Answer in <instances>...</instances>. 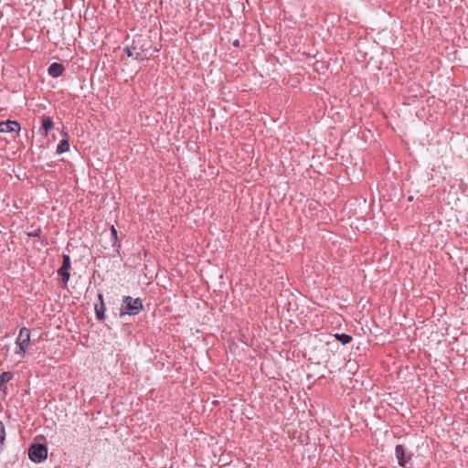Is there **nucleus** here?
<instances>
[{"instance_id":"f257e3e1","label":"nucleus","mask_w":468,"mask_h":468,"mask_svg":"<svg viewBox=\"0 0 468 468\" xmlns=\"http://www.w3.org/2000/svg\"><path fill=\"white\" fill-rule=\"evenodd\" d=\"M157 51L158 48L153 46L152 41L144 36L134 37L132 45L125 48L127 56L138 61L149 59Z\"/></svg>"},{"instance_id":"f03ea898","label":"nucleus","mask_w":468,"mask_h":468,"mask_svg":"<svg viewBox=\"0 0 468 468\" xmlns=\"http://www.w3.org/2000/svg\"><path fill=\"white\" fill-rule=\"evenodd\" d=\"M143 309V303L140 298L124 296L121 307L120 314L136 315Z\"/></svg>"},{"instance_id":"7ed1b4c3","label":"nucleus","mask_w":468,"mask_h":468,"mask_svg":"<svg viewBox=\"0 0 468 468\" xmlns=\"http://www.w3.org/2000/svg\"><path fill=\"white\" fill-rule=\"evenodd\" d=\"M30 344V331L27 327H23L19 331V335L16 338V345L18 349L16 350V354L20 356H24L26 355L27 349Z\"/></svg>"},{"instance_id":"20e7f679","label":"nucleus","mask_w":468,"mask_h":468,"mask_svg":"<svg viewBox=\"0 0 468 468\" xmlns=\"http://www.w3.org/2000/svg\"><path fill=\"white\" fill-rule=\"evenodd\" d=\"M28 456L34 463H41L48 457V449L40 443H36L28 449Z\"/></svg>"},{"instance_id":"39448f33","label":"nucleus","mask_w":468,"mask_h":468,"mask_svg":"<svg viewBox=\"0 0 468 468\" xmlns=\"http://www.w3.org/2000/svg\"><path fill=\"white\" fill-rule=\"evenodd\" d=\"M70 268V257L69 255H63V262L62 266L58 269V273L61 277V282L64 284H67V282L69 280V272L68 270Z\"/></svg>"},{"instance_id":"423d86ee","label":"nucleus","mask_w":468,"mask_h":468,"mask_svg":"<svg viewBox=\"0 0 468 468\" xmlns=\"http://www.w3.org/2000/svg\"><path fill=\"white\" fill-rule=\"evenodd\" d=\"M396 457L398 459V463L400 466L405 467L410 461L411 455H409L406 458L405 449L402 445L399 444L395 448Z\"/></svg>"},{"instance_id":"0eeeda50","label":"nucleus","mask_w":468,"mask_h":468,"mask_svg":"<svg viewBox=\"0 0 468 468\" xmlns=\"http://www.w3.org/2000/svg\"><path fill=\"white\" fill-rule=\"evenodd\" d=\"M20 130V124L16 121H6L0 122L1 133H11Z\"/></svg>"},{"instance_id":"6e6552de","label":"nucleus","mask_w":468,"mask_h":468,"mask_svg":"<svg viewBox=\"0 0 468 468\" xmlns=\"http://www.w3.org/2000/svg\"><path fill=\"white\" fill-rule=\"evenodd\" d=\"M63 71H64L63 65L60 63H57V62L52 63L48 69V74L50 76H52L53 78L59 77L60 75H62Z\"/></svg>"},{"instance_id":"1a4fd4ad","label":"nucleus","mask_w":468,"mask_h":468,"mask_svg":"<svg viewBox=\"0 0 468 468\" xmlns=\"http://www.w3.org/2000/svg\"><path fill=\"white\" fill-rule=\"evenodd\" d=\"M13 378V374L11 372H3L0 374V389L5 388V384L9 382Z\"/></svg>"},{"instance_id":"9d476101","label":"nucleus","mask_w":468,"mask_h":468,"mask_svg":"<svg viewBox=\"0 0 468 468\" xmlns=\"http://www.w3.org/2000/svg\"><path fill=\"white\" fill-rule=\"evenodd\" d=\"M53 128V122L50 117L43 116L42 117V129L45 132V134L48 133Z\"/></svg>"},{"instance_id":"9b49d317","label":"nucleus","mask_w":468,"mask_h":468,"mask_svg":"<svg viewBox=\"0 0 468 468\" xmlns=\"http://www.w3.org/2000/svg\"><path fill=\"white\" fill-rule=\"evenodd\" d=\"M105 305H104V303L101 302V303H100V305L96 304L95 305V313H96V316L99 320H103L105 318Z\"/></svg>"},{"instance_id":"f8f14e48","label":"nucleus","mask_w":468,"mask_h":468,"mask_svg":"<svg viewBox=\"0 0 468 468\" xmlns=\"http://www.w3.org/2000/svg\"><path fill=\"white\" fill-rule=\"evenodd\" d=\"M69 149V144L68 140H61L57 147V154H63Z\"/></svg>"},{"instance_id":"ddd939ff","label":"nucleus","mask_w":468,"mask_h":468,"mask_svg":"<svg viewBox=\"0 0 468 468\" xmlns=\"http://www.w3.org/2000/svg\"><path fill=\"white\" fill-rule=\"evenodd\" d=\"M335 337L343 345H346L352 341V337L346 334H335Z\"/></svg>"},{"instance_id":"4468645a","label":"nucleus","mask_w":468,"mask_h":468,"mask_svg":"<svg viewBox=\"0 0 468 468\" xmlns=\"http://www.w3.org/2000/svg\"><path fill=\"white\" fill-rule=\"evenodd\" d=\"M5 438V426L2 421H0V450L2 449V446L4 444V441Z\"/></svg>"},{"instance_id":"2eb2a0df","label":"nucleus","mask_w":468,"mask_h":468,"mask_svg":"<svg viewBox=\"0 0 468 468\" xmlns=\"http://www.w3.org/2000/svg\"><path fill=\"white\" fill-rule=\"evenodd\" d=\"M112 235L114 239H117V231L113 226L112 227Z\"/></svg>"},{"instance_id":"dca6fc26","label":"nucleus","mask_w":468,"mask_h":468,"mask_svg":"<svg viewBox=\"0 0 468 468\" xmlns=\"http://www.w3.org/2000/svg\"><path fill=\"white\" fill-rule=\"evenodd\" d=\"M98 298H99V300H100V303H101V302H103L102 294H101V293H99Z\"/></svg>"}]
</instances>
